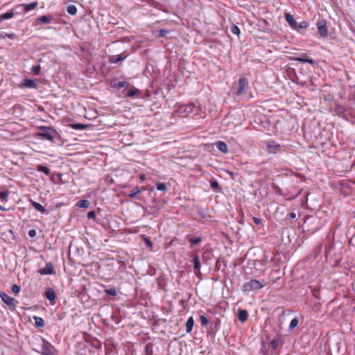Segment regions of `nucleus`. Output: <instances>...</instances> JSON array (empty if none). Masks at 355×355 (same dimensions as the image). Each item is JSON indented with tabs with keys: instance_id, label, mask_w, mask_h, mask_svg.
<instances>
[{
	"instance_id": "23",
	"label": "nucleus",
	"mask_w": 355,
	"mask_h": 355,
	"mask_svg": "<svg viewBox=\"0 0 355 355\" xmlns=\"http://www.w3.org/2000/svg\"><path fill=\"white\" fill-rule=\"evenodd\" d=\"M71 127L74 130H84L87 128V125L82 123H73L71 124Z\"/></svg>"
},
{
	"instance_id": "44",
	"label": "nucleus",
	"mask_w": 355,
	"mask_h": 355,
	"mask_svg": "<svg viewBox=\"0 0 355 355\" xmlns=\"http://www.w3.org/2000/svg\"><path fill=\"white\" fill-rule=\"evenodd\" d=\"M191 243H194V244H198L201 241V239L199 238V237H197V238H194V239H192L190 240Z\"/></svg>"
},
{
	"instance_id": "21",
	"label": "nucleus",
	"mask_w": 355,
	"mask_h": 355,
	"mask_svg": "<svg viewBox=\"0 0 355 355\" xmlns=\"http://www.w3.org/2000/svg\"><path fill=\"white\" fill-rule=\"evenodd\" d=\"M267 146L268 148L272 150H278L280 148V146L273 141H269L267 144Z\"/></svg>"
},
{
	"instance_id": "6",
	"label": "nucleus",
	"mask_w": 355,
	"mask_h": 355,
	"mask_svg": "<svg viewBox=\"0 0 355 355\" xmlns=\"http://www.w3.org/2000/svg\"><path fill=\"white\" fill-rule=\"evenodd\" d=\"M291 59L294 61H297L301 63H309L310 64H314L313 60L311 58H309L306 53H303L299 57L293 58Z\"/></svg>"
},
{
	"instance_id": "52",
	"label": "nucleus",
	"mask_w": 355,
	"mask_h": 355,
	"mask_svg": "<svg viewBox=\"0 0 355 355\" xmlns=\"http://www.w3.org/2000/svg\"><path fill=\"white\" fill-rule=\"evenodd\" d=\"M0 210H4V208H3L1 205H0Z\"/></svg>"
},
{
	"instance_id": "24",
	"label": "nucleus",
	"mask_w": 355,
	"mask_h": 355,
	"mask_svg": "<svg viewBox=\"0 0 355 355\" xmlns=\"http://www.w3.org/2000/svg\"><path fill=\"white\" fill-rule=\"evenodd\" d=\"M67 12L70 15H74L77 12V8L74 5H70L67 7Z\"/></svg>"
},
{
	"instance_id": "33",
	"label": "nucleus",
	"mask_w": 355,
	"mask_h": 355,
	"mask_svg": "<svg viewBox=\"0 0 355 355\" xmlns=\"http://www.w3.org/2000/svg\"><path fill=\"white\" fill-rule=\"evenodd\" d=\"M231 32L234 35H239L240 33V29L236 25H233L231 28Z\"/></svg>"
},
{
	"instance_id": "31",
	"label": "nucleus",
	"mask_w": 355,
	"mask_h": 355,
	"mask_svg": "<svg viewBox=\"0 0 355 355\" xmlns=\"http://www.w3.org/2000/svg\"><path fill=\"white\" fill-rule=\"evenodd\" d=\"M308 23L306 21H302L300 24L297 23V31L300 29H306L308 27Z\"/></svg>"
},
{
	"instance_id": "50",
	"label": "nucleus",
	"mask_w": 355,
	"mask_h": 355,
	"mask_svg": "<svg viewBox=\"0 0 355 355\" xmlns=\"http://www.w3.org/2000/svg\"><path fill=\"white\" fill-rule=\"evenodd\" d=\"M146 243H147V245L148 246H151L152 245V243L150 241H148V240H146Z\"/></svg>"
},
{
	"instance_id": "4",
	"label": "nucleus",
	"mask_w": 355,
	"mask_h": 355,
	"mask_svg": "<svg viewBox=\"0 0 355 355\" xmlns=\"http://www.w3.org/2000/svg\"><path fill=\"white\" fill-rule=\"evenodd\" d=\"M316 25L320 36L322 37H327L328 36V30L325 20H318Z\"/></svg>"
},
{
	"instance_id": "3",
	"label": "nucleus",
	"mask_w": 355,
	"mask_h": 355,
	"mask_svg": "<svg viewBox=\"0 0 355 355\" xmlns=\"http://www.w3.org/2000/svg\"><path fill=\"white\" fill-rule=\"evenodd\" d=\"M57 135V131L53 128L51 130L46 132H37L36 136L39 138L46 139L50 141H53L55 136Z\"/></svg>"
},
{
	"instance_id": "11",
	"label": "nucleus",
	"mask_w": 355,
	"mask_h": 355,
	"mask_svg": "<svg viewBox=\"0 0 355 355\" xmlns=\"http://www.w3.org/2000/svg\"><path fill=\"white\" fill-rule=\"evenodd\" d=\"M53 19L52 16H41L37 19V21L40 24H48L51 22Z\"/></svg>"
},
{
	"instance_id": "36",
	"label": "nucleus",
	"mask_w": 355,
	"mask_h": 355,
	"mask_svg": "<svg viewBox=\"0 0 355 355\" xmlns=\"http://www.w3.org/2000/svg\"><path fill=\"white\" fill-rule=\"evenodd\" d=\"M184 111L187 113H191L193 112V106L192 105H187L183 107Z\"/></svg>"
},
{
	"instance_id": "5",
	"label": "nucleus",
	"mask_w": 355,
	"mask_h": 355,
	"mask_svg": "<svg viewBox=\"0 0 355 355\" xmlns=\"http://www.w3.org/2000/svg\"><path fill=\"white\" fill-rule=\"evenodd\" d=\"M38 272L42 275H55V270L51 263H47L44 268L38 270Z\"/></svg>"
},
{
	"instance_id": "53",
	"label": "nucleus",
	"mask_w": 355,
	"mask_h": 355,
	"mask_svg": "<svg viewBox=\"0 0 355 355\" xmlns=\"http://www.w3.org/2000/svg\"><path fill=\"white\" fill-rule=\"evenodd\" d=\"M47 355H51V354H47Z\"/></svg>"
},
{
	"instance_id": "38",
	"label": "nucleus",
	"mask_w": 355,
	"mask_h": 355,
	"mask_svg": "<svg viewBox=\"0 0 355 355\" xmlns=\"http://www.w3.org/2000/svg\"><path fill=\"white\" fill-rule=\"evenodd\" d=\"M1 38H5V37H8L10 39H14L15 37V33H4L3 35H1Z\"/></svg>"
},
{
	"instance_id": "42",
	"label": "nucleus",
	"mask_w": 355,
	"mask_h": 355,
	"mask_svg": "<svg viewBox=\"0 0 355 355\" xmlns=\"http://www.w3.org/2000/svg\"><path fill=\"white\" fill-rule=\"evenodd\" d=\"M38 128L40 130H42L43 132H46V131H48L49 130H51L53 128H52L51 126H40V127H38Z\"/></svg>"
},
{
	"instance_id": "7",
	"label": "nucleus",
	"mask_w": 355,
	"mask_h": 355,
	"mask_svg": "<svg viewBox=\"0 0 355 355\" xmlns=\"http://www.w3.org/2000/svg\"><path fill=\"white\" fill-rule=\"evenodd\" d=\"M285 19L290 26L293 29H297V22L290 13H285Z\"/></svg>"
},
{
	"instance_id": "25",
	"label": "nucleus",
	"mask_w": 355,
	"mask_h": 355,
	"mask_svg": "<svg viewBox=\"0 0 355 355\" xmlns=\"http://www.w3.org/2000/svg\"><path fill=\"white\" fill-rule=\"evenodd\" d=\"M298 322L299 321L297 318H293L290 322L289 328L291 329L295 328L297 326Z\"/></svg>"
},
{
	"instance_id": "40",
	"label": "nucleus",
	"mask_w": 355,
	"mask_h": 355,
	"mask_svg": "<svg viewBox=\"0 0 355 355\" xmlns=\"http://www.w3.org/2000/svg\"><path fill=\"white\" fill-rule=\"evenodd\" d=\"M168 33V30H166V29H161L159 31V37H165L167 33Z\"/></svg>"
},
{
	"instance_id": "9",
	"label": "nucleus",
	"mask_w": 355,
	"mask_h": 355,
	"mask_svg": "<svg viewBox=\"0 0 355 355\" xmlns=\"http://www.w3.org/2000/svg\"><path fill=\"white\" fill-rule=\"evenodd\" d=\"M0 296H1V298L3 300V302L4 303H6V304H8L9 306H13L15 304V299L10 296H9L6 293H1L0 295Z\"/></svg>"
},
{
	"instance_id": "16",
	"label": "nucleus",
	"mask_w": 355,
	"mask_h": 355,
	"mask_svg": "<svg viewBox=\"0 0 355 355\" xmlns=\"http://www.w3.org/2000/svg\"><path fill=\"white\" fill-rule=\"evenodd\" d=\"M216 145L218 150H220L221 153H225L227 152V146L225 142L218 141L216 144Z\"/></svg>"
},
{
	"instance_id": "48",
	"label": "nucleus",
	"mask_w": 355,
	"mask_h": 355,
	"mask_svg": "<svg viewBox=\"0 0 355 355\" xmlns=\"http://www.w3.org/2000/svg\"><path fill=\"white\" fill-rule=\"evenodd\" d=\"M289 216H290L291 218L294 219V218H296V214H295V212H291V213L289 214Z\"/></svg>"
},
{
	"instance_id": "2",
	"label": "nucleus",
	"mask_w": 355,
	"mask_h": 355,
	"mask_svg": "<svg viewBox=\"0 0 355 355\" xmlns=\"http://www.w3.org/2000/svg\"><path fill=\"white\" fill-rule=\"evenodd\" d=\"M247 85V80L244 77H241L238 83H234L232 87L233 93L236 96H240L241 94H243Z\"/></svg>"
},
{
	"instance_id": "47",
	"label": "nucleus",
	"mask_w": 355,
	"mask_h": 355,
	"mask_svg": "<svg viewBox=\"0 0 355 355\" xmlns=\"http://www.w3.org/2000/svg\"><path fill=\"white\" fill-rule=\"evenodd\" d=\"M253 220L254 222L257 224V225H259L261 222V220L259 218H257V217H254L253 218Z\"/></svg>"
},
{
	"instance_id": "35",
	"label": "nucleus",
	"mask_w": 355,
	"mask_h": 355,
	"mask_svg": "<svg viewBox=\"0 0 355 355\" xmlns=\"http://www.w3.org/2000/svg\"><path fill=\"white\" fill-rule=\"evenodd\" d=\"M141 190L139 189L138 188H135L129 195L128 196L130 198H135L136 197V195L139 193H140Z\"/></svg>"
},
{
	"instance_id": "17",
	"label": "nucleus",
	"mask_w": 355,
	"mask_h": 355,
	"mask_svg": "<svg viewBox=\"0 0 355 355\" xmlns=\"http://www.w3.org/2000/svg\"><path fill=\"white\" fill-rule=\"evenodd\" d=\"M194 321L192 317H190L188 318L187 322H186V329L187 332L189 333L191 331L193 327Z\"/></svg>"
},
{
	"instance_id": "8",
	"label": "nucleus",
	"mask_w": 355,
	"mask_h": 355,
	"mask_svg": "<svg viewBox=\"0 0 355 355\" xmlns=\"http://www.w3.org/2000/svg\"><path fill=\"white\" fill-rule=\"evenodd\" d=\"M45 297L51 302L52 304H54L56 295L53 288H49L46 289L45 291Z\"/></svg>"
},
{
	"instance_id": "13",
	"label": "nucleus",
	"mask_w": 355,
	"mask_h": 355,
	"mask_svg": "<svg viewBox=\"0 0 355 355\" xmlns=\"http://www.w3.org/2000/svg\"><path fill=\"white\" fill-rule=\"evenodd\" d=\"M248 311L245 310L240 309L239 310V314H238V318L239 320L243 322L247 320L248 319Z\"/></svg>"
},
{
	"instance_id": "46",
	"label": "nucleus",
	"mask_w": 355,
	"mask_h": 355,
	"mask_svg": "<svg viewBox=\"0 0 355 355\" xmlns=\"http://www.w3.org/2000/svg\"><path fill=\"white\" fill-rule=\"evenodd\" d=\"M28 234L31 237H34L36 235V232L35 230H31L28 232Z\"/></svg>"
},
{
	"instance_id": "29",
	"label": "nucleus",
	"mask_w": 355,
	"mask_h": 355,
	"mask_svg": "<svg viewBox=\"0 0 355 355\" xmlns=\"http://www.w3.org/2000/svg\"><path fill=\"white\" fill-rule=\"evenodd\" d=\"M336 112L338 114H342L345 112V110L342 105H337L336 107Z\"/></svg>"
},
{
	"instance_id": "28",
	"label": "nucleus",
	"mask_w": 355,
	"mask_h": 355,
	"mask_svg": "<svg viewBox=\"0 0 355 355\" xmlns=\"http://www.w3.org/2000/svg\"><path fill=\"white\" fill-rule=\"evenodd\" d=\"M200 322L202 326H205L209 324V320L205 315L200 316Z\"/></svg>"
},
{
	"instance_id": "19",
	"label": "nucleus",
	"mask_w": 355,
	"mask_h": 355,
	"mask_svg": "<svg viewBox=\"0 0 355 355\" xmlns=\"http://www.w3.org/2000/svg\"><path fill=\"white\" fill-rule=\"evenodd\" d=\"M37 169L39 171L43 172L46 175H49L50 174V170L45 166L39 164L37 166Z\"/></svg>"
},
{
	"instance_id": "14",
	"label": "nucleus",
	"mask_w": 355,
	"mask_h": 355,
	"mask_svg": "<svg viewBox=\"0 0 355 355\" xmlns=\"http://www.w3.org/2000/svg\"><path fill=\"white\" fill-rule=\"evenodd\" d=\"M192 258H193L194 269L196 270V271L199 272L200 268V263L199 261L198 256L197 254H193Z\"/></svg>"
},
{
	"instance_id": "26",
	"label": "nucleus",
	"mask_w": 355,
	"mask_h": 355,
	"mask_svg": "<svg viewBox=\"0 0 355 355\" xmlns=\"http://www.w3.org/2000/svg\"><path fill=\"white\" fill-rule=\"evenodd\" d=\"M126 85H127V83H125L124 81H119L114 85V87L117 89H119L125 87Z\"/></svg>"
},
{
	"instance_id": "12",
	"label": "nucleus",
	"mask_w": 355,
	"mask_h": 355,
	"mask_svg": "<svg viewBox=\"0 0 355 355\" xmlns=\"http://www.w3.org/2000/svg\"><path fill=\"white\" fill-rule=\"evenodd\" d=\"M21 6L24 7V12H27L30 10L35 9L37 6V2L35 1L28 4L23 3Z\"/></svg>"
},
{
	"instance_id": "15",
	"label": "nucleus",
	"mask_w": 355,
	"mask_h": 355,
	"mask_svg": "<svg viewBox=\"0 0 355 355\" xmlns=\"http://www.w3.org/2000/svg\"><path fill=\"white\" fill-rule=\"evenodd\" d=\"M29 201H30L31 204L32 205V206L35 208V209H36L37 211L42 212V213L45 212L46 210L42 205H40V203H38L37 202L33 201V200H30Z\"/></svg>"
},
{
	"instance_id": "22",
	"label": "nucleus",
	"mask_w": 355,
	"mask_h": 355,
	"mask_svg": "<svg viewBox=\"0 0 355 355\" xmlns=\"http://www.w3.org/2000/svg\"><path fill=\"white\" fill-rule=\"evenodd\" d=\"M35 326L37 327H42L44 325V321L42 318L35 317Z\"/></svg>"
},
{
	"instance_id": "34",
	"label": "nucleus",
	"mask_w": 355,
	"mask_h": 355,
	"mask_svg": "<svg viewBox=\"0 0 355 355\" xmlns=\"http://www.w3.org/2000/svg\"><path fill=\"white\" fill-rule=\"evenodd\" d=\"M105 293L110 296H115L116 295V291L114 288H109L106 289Z\"/></svg>"
},
{
	"instance_id": "49",
	"label": "nucleus",
	"mask_w": 355,
	"mask_h": 355,
	"mask_svg": "<svg viewBox=\"0 0 355 355\" xmlns=\"http://www.w3.org/2000/svg\"><path fill=\"white\" fill-rule=\"evenodd\" d=\"M139 179L141 181H144L146 180V175L144 174H140L139 175Z\"/></svg>"
},
{
	"instance_id": "20",
	"label": "nucleus",
	"mask_w": 355,
	"mask_h": 355,
	"mask_svg": "<svg viewBox=\"0 0 355 355\" xmlns=\"http://www.w3.org/2000/svg\"><path fill=\"white\" fill-rule=\"evenodd\" d=\"M77 206L80 208H87L89 206V202L87 200H81L77 203Z\"/></svg>"
},
{
	"instance_id": "51",
	"label": "nucleus",
	"mask_w": 355,
	"mask_h": 355,
	"mask_svg": "<svg viewBox=\"0 0 355 355\" xmlns=\"http://www.w3.org/2000/svg\"><path fill=\"white\" fill-rule=\"evenodd\" d=\"M345 116L347 119H348V112H347Z\"/></svg>"
},
{
	"instance_id": "1",
	"label": "nucleus",
	"mask_w": 355,
	"mask_h": 355,
	"mask_svg": "<svg viewBox=\"0 0 355 355\" xmlns=\"http://www.w3.org/2000/svg\"><path fill=\"white\" fill-rule=\"evenodd\" d=\"M267 284L268 282L264 280L251 279L243 284V289L245 292H257Z\"/></svg>"
},
{
	"instance_id": "41",
	"label": "nucleus",
	"mask_w": 355,
	"mask_h": 355,
	"mask_svg": "<svg viewBox=\"0 0 355 355\" xmlns=\"http://www.w3.org/2000/svg\"><path fill=\"white\" fill-rule=\"evenodd\" d=\"M211 187L214 189H216L219 187V184L217 181L214 180L211 182Z\"/></svg>"
},
{
	"instance_id": "43",
	"label": "nucleus",
	"mask_w": 355,
	"mask_h": 355,
	"mask_svg": "<svg viewBox=\"0 0 355 355\" xmlns=\"http://www.w3.org/2000/svg\"><path fill=\"white\" fill-rule=\"evenodd\" d=\"M123 60V58L121 55H119L115 60H114V58H112V62L116 63L120 61H122Z\"/></svg>"
},
{
	"instance_id": "37",
	"label": "nucleus",
	"mask_w": 355,
	"mask_h": 355,
	"mask_svg": "<svg viewBox=\"0 0 355 355\" xmlns=\"http://www.w3.org/2000/svg\"><path fill=\"white\" fill-rule=\"evenodd\" d=\"M8 195V191H1L0 192V199L2 200L6 201Z\"/></svg>"
},
{
	"instance_id": "10",
	"label": "nucleus",
	"mask_w": 355,
	"mask_h": 355,
	"mask_svg": "<svg viewBox=\"0 0 355 355\" xmlns=\"http://www.w3.org/2000/svg\"><path fill=\"white\" fill-rule=\"evenodd\" d=\"M21 85L23 87H28V88H36L37 87V85H36L35 80L33 79H28V78L24 79L23 83H21Z\"/></svg>"
},
{
	"instance_id": "39",
	"label": "nucleus",
	"mask_w": 355,
	"mask_h": 355,
	"mask_svg": "<svg viewBox=\"0 0 355 355\" xmlns=\"http://www.w3.org/2000/svg\"><path fill=\"white\" fill-rule=\"evenodd\" d=\"M12 291L15 294H18L19 292L20 291V287L19 286H17V284H14L12 287Z\"/></svg>"
},
{
	"instance_id": "32",
	"label": "nucleus",
	"mask_w": 355,
	"mask_h": 355,
	"mask_svg": "<svg viewBox=\"0 0 355 355\" xmlns=\"http://www.w3.org/2000/svg\"><path fill=\"white\" fill-rule=\"evenodd\" d=\"M31 71L35 75H38L40 71V65H35L32 67Z\"/></svg>"
},
{
	"instance_id": "30",
	"label": "nucleus",
	"mask_w": 355,
	"mask_h": 355,
	"mask_svg": "<svg viewBox=\"0 0 355 355\" xmlns=\"http://www.w3.org/2000/svg\"><path fill=\"white\" fill-rule=\"evenodd\" d=\"M156 187H157V189L159 190V191H164L166 190V184L164 183H162V182L157 183V185H156Z\"/></svg>"
},
{
	"instance_id": "18",
	"label": "nucleus",
	"mask_w": 355,
	"mask_h": 355,
	"mask_svg": "<svg viewBox=\"0 0 355 355\" xmlns=\"http://www.w3.org/2000/svg\"><path fill=\"white\" fill-rule=\"evenodd\" d=\"M15 15V13L12 11H9L5 13L0 15L1 20H6L12 18Z\"/></svg>"
},
{
	"instance_id": "45",
	"label": "nucleus",
	"mask_w": 355,
	"mask_h": 355,
	"mask_svg": "<svg viewBox=\"0 0 355 355\" xmlns=\"http://www.w3.org/2000/svg\"><path fill=\"white\" fill-rule=\"evenodd\" d=\"M95 215H96V214H95L94 211H91L87 214V217L89 218H94L95 217Z\"/></svg>"
},
{
	"instance_id": "27",
	"label": "nucleus",
	"mask_w": 355,
	"mask_h": 355,
	"mask_svg": "<svg viewBox=\"0 0 355 355\" xmlns=\"http://www.w3.org/2000/svg\"><path fill=\"white\" fill-rule=\"evenodd\" d=\"M139 93V90L138 89H133L128 92L127 95L129 97H132L135 96L136 94H138Z\"/></svg>"
}]
</instances>
